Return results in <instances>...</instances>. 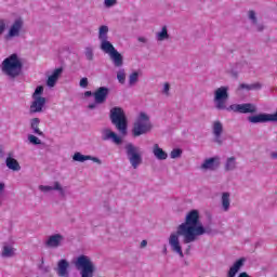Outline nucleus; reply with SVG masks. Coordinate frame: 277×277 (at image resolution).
Here are the masks:
<instances>
[{
	"label": "nucleus",
	"instance_id": "f257e3e1",
	"mask_svg": "<svg viewBox=\"0 0 277 277\" xmlns=\"http://www.w3.org/2000/svg\"><path fill=\"white\" fill-rule=\"evenodd\" d=\"M207 229L200 224V212L198 210H192L186 215L185 222L179 225L176 233H172L169 237V246H171L173 252H176L183 258V249L179 237H184L183 243H192L205 235Z\"/></svg>",
	"mask_w": 277,
	"mask_h": 277
},
{
	"label": "nucleus",
	"instance_id": "f03ea898",
	"mask_svg": "<svg viewBox=\"0 0 277 277\" xmlns=\"http://www.w3.org/2000/svg\"><path fill=\"white\" fill-rule=\"evenodd\" d=\"M2 72L10 77V79H16L23 74V61L18 57V54L13 53L2 62Z\"/></svg>",
	"mask_w": 277,
	"mask_h": 277
},
{
	"label": "nucleus",
	"instance_id": "7ed1b4c3",
	"mask_svg": "<svg viewBox=\"0 0 277 277\" xmlns=\"http://www.w3.org/2000/svg\"><path fill=\"white\" fill-rule=\"evenodd\" d=\"M110 121L121 135H127V115L121 107H114L110 109Z\"/></svg>",
	"mask_w": 277,
	"mask_h": 277
},
{
	"label": "nucleus",
	"instance_id": "20e7f679",
	"mask_svg": "<svg viewBox=\"0 0 277 277\" xmlns=\"http://www.w3.org/2000/svg\"><path fill=\"white\" fill-rule=\"evenodd\" d=\"M75 267L80 272L81 277H94L96 266L88 255H80L74 262Z\"/></svg>",
	"mask_w": 277,
	"mask_h": 277
},
{
	"label": "nucleus",
	"instance_id": "39448f33",
	"mask_svg": "<svg viewBox=\"0 0 277 277\" xmlns=\"http://www.w3.org/2000/svg\"><path fill=\"white\" fill-rule=\"evenodd\" d=\"M153 129V123H150V118L145 113H141L134 122L132 133L134 137H140V135H144L148 133Z\"/></svg>",
	"mask_w": 277,
	"mask_h": 277
},
{
	"label": "nucleus",
	"instance_id": "423d86ee",
	"mask_svg": "<svg viewBox=\"0 0 277 277\" xmlns=\"http://www.w3.org/2000/svg\"><path fill=\"white\" fill-rule=\"evenodd\" d=\"M126 150L132 168L136 170V168L142 163V154L140 153V148L130 143L126 145Z\"/></svg>",
	"mask_w": 277,
	"mask_h": 277
},
{
	"label": "nucleus",
	"instance_id": "0eeeda50",
	"mask_svg": "<svg viewBox=\"0 0 277 277\" xmlns=\"http://www.w3.org/2000/svg\"><path fill=\"white\" fill-rule=\"evenodd\" d=\"M226 101H228V88L221 87L214 92V103L216 104V109H226Z\"/></svg>",
	"mask_w": 277,
	"mask_h": 277
},
{
	"label": "nucleus",
	"instance_id": "6e6552de",
	"mask_svg": "<svg viewBox=\"0 0 277 277\" xmlns=\"http://www.w3.org/2000/svg\"><path fill=\"white\" fill-rule=\"evenodd\" d=\"M227 109H232V111H237L238 114H255L256 106L252 104H234Z\"/></svg>",
	"mask_w": 277,
	"mask_h": 277
},
{
	"label": "nucleus",
	"instance_id": "1a4fd4ad",
	"mask_svg": "<svg viewBox=\"0 0 277 277\" xmlns=\"http://www.w3.org/2000/svg\"><path fill=\"white\" fill-rule=\"evenodd\" d=\"M93 96H94V102L97 105H103V103H105V101H107V96H109V88H107V87H100L93 93Z\"/></svg>",
	"mask_w": 277,
	"mask_h": 277
},
{
	"label": "nucleus",
	"instance_id": "9d476101",
	"mask_svg": "<svg viewBox=\"0 0 277 277\" xmlns=\"http://www.w3.org/2000/svg\"><path fill=\"white\" fill-rule=\"evenodd\" d=\"M21 29H23V19H16L9 29L5 40L21 36Z\"/></svg>",
	"mask_w": 277,
	"mask_h": 277
},
{
	"label": "nucleus",
	"instance_id": "9b49d317",
	"mask_svg": "<svg viewBox=\"0 0 277 277\" xmlns=\"http://www.w3.org/2000/svg\"><path fill=\"white\" fill-rule=\"evenodd\" d=\"M32 98L34 101L30 105V114H40L44 108V105H47V98L45 97H32Z\"/></svg>",
	"mask_w": 277,
	"mask_h": 277
},
{
	"label": "nucleus",
	"instance_id": "f8f14e48",
	"mask_svg": "<svg viewBox=\"0 0 277 277\" xmlns=\"http://www.w3.org/2000/svg\"><path fill=\"white\" fill-rule=\"evenodd\" d=\"M102 140H104V142H107V140H113L115 144H122V138L110 129L102 130Z\"/></svg>",
	"mask_w": 277,
	"mask_h": 277
},
{
	"label": "nucleus",
	"instance_id": "ddd939ff",
	"mask_svg": "<svg viewBox=\"0 0 277 277\" xmlns=\"http://www.w3.org/2000/svg\"><path fill=\"white\" fill-rule=\"evenodd\" d=\"M202 170H215L220 168V157H212L205 160L201 164Z\"/></svg>",
	"mask_w": 277,
	"mask_h": 277
},
{
	"label": "nucleus",
	"instance_id": "4468645a",
	"mask_svg": "<svg viewBox=\"0 0 277 277\" xmlns=\"http://www.w3.org/2000/svg\"><path fill=\"white\" fill-rule=\"evenodd\" d=\"M224 132V126H222V122L214 121L213 123V135L215 137V142L219 145H222V133Z\"/></svg>",
	"mask_w": 277,
	"mask_h": 277
},
{
	"label": "nucleus",
	"instance_id": "2eb2a0df",
	"mask_svg": "<svg viewBox=\"0 0 277 277\" xmlns=\"http://www.w3.org/2000/svg\"><path fill=\"white\" fill-rule=\"evenodd\" d=\"M243 263H246V258H240L237 260L234 265L229 268L227 277H235L237 273L243 267Z\"/></svg>",
	"mask_w": 277,
	"mask_h": 277
},
{
	"label": "nucleus",
	"instance_id": "dca6fc26",
	"mask_svg": "<svg viewBox=\"0 0 277 277\" xmlns=\"http://www.w3.org/2000/svg\"><path fill=\"white\" fill-rule=\"evenodd\" d=\"M68 267H70V264L66 260H60L57 263V275L61 277H68Z\"/></svg>",
	"mask_w": 277,
	"mask_h": 277
},
{
	"label": "nucleus",
	"instance_id": "f3484780",
	"mask_svg": "<svg viewBox=\"0 0 277 277\" xmlns=\"http://www.w3.org/2000/svg\"><path fill=\"white\" fill-rule=\"evenodd\" d=\"M109 57H110L113 64L117 68H120V66H122V64H124L123 58H122V54H120V52H118V50H115L114 52H111L109 54Z\"/></svg>",
	"mask_w": 277,
	"mask_h": 277
},
{
	"label": "nucleus",
	"instance_id": "a211bd4d",
	"mask_svg": "<svg viewBox=\"0 0 277 277\" xmlns=\"http://www.w3.org/2000/svg\"><path fill=\"white\" fill-rule=\"evenodd\" d=\"M6 168L9 170H13V172H18L21 170V164L18 163V160L12 158V154L6 158L5 160Z\"/></svg>",
	"mask_w": 277,
	"mask_h": 277
},
{
	"label": "nucleus",
	"instance_id": "6ab92c4d",
	"mask_svg": "<svg viewBox=\"0 0 277 277\" xmlns=\"http://www.w3.org/2000/svg\"><path fill=\"white\" fill-rule=\"evenodd\" d=\"M62 239L63 237L60 234L50 236L47 241V246H49V248H57L60 243H62Z\"/></svg>",
	"mask_w": 277,
	"mask_h": 277
},
{
	"label": "nucleus",
	"instance_id": "aec40b11",
	"mask_svg": "<svg viewBox=\"0 0 277 277\" xmlns=\"http://www.w3.org/2000/svg\"><path fill=\"white\" fill-rule=\"evenodd\" d=\"M153 153L155 157L158 158L160 161L168 159V154L161 147H159V144L154 145Z\"/></svg>",
	"mask_w": 277,
	"mask_h": 277
},
{
	"label": "nucleus",
	"instance_id": "412c9836",
	"mask_svg": "<svg viewBox=\"0 0 277 277\" xmlns=\"http://www.w3.org/2000/svg\"><path fill=\"white\" fill-rule=\"evenodd\" d=\"M101 49L104 53H108V55H110V53H114L116 51V48L114 47V44L107 41V39H102Z\"/></svg>",
	"mask_w": 277,
	"mask_h": 277
},
{
	"label": "nucleus",
	"instance_id": "4be33fe9",
	"mask_svg": "<svg viewBox=\"0 0 277 277\" xmlns=\"http://www.w3.org/2000/svg\"><path fill=\"white\" fill-rule=\"evenodd\" d=\"M30 127H31L35 135H40V136L44 135V133L40 129V119L39 118L31 119Z\"/></svg>",
	"mask_w": 277,
	"mask_h": 277
},
{
	"label": "nucleus",
	"instance_id": "5701e85b",
	"mask_svg": "<svg viewBox=\"0 0 277 277\" xmlns=\"http://www.w3.org/2000/svg\"><path fill=\"white\" fill-rule=\"evenodd\" d=\"M222 207H223L224 211H228V209H230V194L223 193Z\"/></svg>",
	"mask_w": 277,
	"mask_h": 277
},
{
	"label": "nucleus",
	"instance_id": "b1692460",
	"mask_svg": "<svg viewBox=\"0 0 277 277\" xmlns=\"http://www.w3.org/2000/svg\"><path fill=\"white\" fill-rule=\"evenodd\" d=\"M237 168V161L235 157H229L225 163V170L229 172L230 170H235Z\"/></svg>",
	"mask_w": 277,
	"mask_h": 277
},
{
	"label": "nucleus",
	"instance_id": "393cba45",
	"mask_svg": "<svg viewBox=\"0 0 277 277\" xmlns=\"http://www.w3.org/2000/svg\"><path fill=\"white\" fill-rule=\"evenodd\" d=\"M72 159L74 161H80V163H83V161H90L92 159V156H85L82 155L81 153H76L74 154Z\"/></svg>",
	"mask_w": 277,
	"mask_h": 277
},
{
	"label": "nucleus",
	"instance_id": "a878e982",
	"mask_svg": "<svg viewBox=\"0 0 277 277\" xmlns=\"http://www.w3.org/2000/svg\"><path fill=\"white\" fill-rule=\"evenodd\" d=\"M170 36L168 35V27H162V30L160 32H158L157 35V40H159L160 42L163 40H168Z\"/></svg>",
	"mask_w": 277,
	"mask_h": 277
},
{
	"label": "nucleus",
	"instance_id": "bb28decb",
	"mask_svg": "<svg viewBox=\"0 0 277 277\" xmlns=\"http://www.w3.org/2000/svg\"><path fill=\"white\" fill-rule=\"evenodd\" d=\"M241 90H261V83L256 82L253 84H240Z\"/></svg>",
	"mask_w": 277,
	"mask_h": 277
},
{
	"label": "nucleus",
	"instance_id": "cd10ccee",
	"mask_svg": "<svg viewBox=\"0 0 277 277\" xmlns=\"http://www.w3.org/2000/svg\"><path fill=\"white\" fill-rule=\"evenodd\" d=\"M109 32V27L107 26H101L100 27V40H107V34Z\"/></svg>",
	"mask_w": 277,
	"mask_h": 277
},
{
	"label": "nucleus",
	"instance_id": "c85d7f7f",
	"mask_svg": "<svg viewBox=\"0 0 277 277\" xmlns=\"http://www.w3.org/2000/svg\"><path fill=\"white\" fill-rule=\"evenodd\" d=\"M2 256H5V258L14 256V248L4 246L2 250Z\"/></svg>",
	"mask_w": 277,
	"mask_h": 277
},
{
	"label": "nucleus",
	"instance_id": "c756f323",
	"mask_svg": "<svg viewBox=\"0 0 277 277\" xmlns=\"http://www.w3.org/2000/svg\"><path fill=\"white\" fill-rule=\"evenodd\" d=\"M117 79L121 84H123L124 81H127V74H124V69H121L117 72Z\"/></svg>",
	"mask_w": 277,
	"mask_h": 277
},
{
	"label": "nucleus",
	"instance_id": "7c9ffc66",
	"mask_svg": "<svg viewBox=\"0 0 277 277\" xmlns=\"http://www.w3.org/2000/svg\"><path fill=\"white\" fill-rule=\"evenodd\" d=\"M42 92H44V87L43 85L37 87L32 94V98H42V96H40V94H42Z\"/></svg>",
	"mask_w": 277,
	"mask_h": 277
},
{
	"label": "nucleus",
	"instance_id": "2f4dec72",
	"mask_svg": "<svg viewBox=\"0 0 277 277\" xmlns=\"http://www.w3.org/2000/svg\"><path fill=\"white\" fill-rule=\"evenodd\" d=\"M84 55L89 62H92V60H94V52L92 51V48H87Z\"/></svg>",
	"mask_w": 277,
	"mask_h": 277
},
{
	"label": "nucleus",
	"instance_id": "473e14b6",
	"mask_svg": "<svg viewBox=\"0 0 277 277\" xmlns=\"http://www.w3.org/2000/svg\"><path fill=\"white\" fill-rule=\"evenodd\" d=\"M28 140H29L30 144H35L36 146L42 144V141H40V138H38V137H37L36 135H34V134H30V135L28 136Z\"/></svg>",
	"mask_w": 277,
	"mask_h": 277
},
{
	"label": "nucleus",
	"instance_id": "72a5a7b5",
	"mask_svg": "<svg viewBox=\"0 0 277 277\" xmlns=\"http://www.w3.org/2000/svg\"><path fill=\"white\" fill-rule=\"evenodd\" d=\"M140 77V74H137V71H134L130 75V85H133L134 83H137V78Z\"/></svg>",
	"mask_w": 277,
	"mask_h": 277
},
{
	"label": "nucleus",
	"instance_id": "f704fd0d",
	"mask_svg": "<svg viewBox=\"0 0 277 277\" xmlns=\"http://www.w3.org/2000/svg\"><path fill=\"white\" fill-rule=\"evenodd\" d=\"M47 83L49 88H55V83H57V78L49 76Z\"/></svg>",
	"mask_w": 277,
	"mask_h": 277
},
{
	"label": "nucleus",
	"instance_id": "c9c22d12",
	"mask_svg": "<svg viewBox=\"0 0 277 277\" xmlns=\"http://www.w3.org/2000/svg\"><path fill=\"white\" fill-rule=\"evenodd\" d=\"M183 155V150L176 148L171 151V159H177V157H181Z\"/></svg>",
	"mask_w": 277,
	"mask_h": 277
},
{
	"label": "nucleus",
	"instance_id": "e433bc0d",
	"mask_svg": "<svg viewBox=\"0 0 277 277\" xmlns=\"http://www.w3.org/2000/svg\"><path fill=\"white\" fill-rule=\"evenodd\" d=\"M118 3V0H104V4L106 8H114Z\"/></svg>",
	"mask_w": 277,
	"mask_h": 277
},
{
	"label": "nucleus",
	"instance_id": "4c0bfd02",
	"mask_svg": "<svg viewBox=\"0 0 277 277\" xmlns=\"http://www.w3.org/2000/svg\"><path fill=\"white\" fill-rule=\"evenodd\" d=\"M63 71H64V69H63L62 67L56 68V69L53 71L52 76L57 80V79H60V75H62Z\"/></svg>",
	"mask_w": 277,
	"mask_h": 277
},
{
	"label": "nucleus",
	"instance_id": "58836bf2",
	"mask_svg": "<svg viewBox=\"0 0 277 277\" xmlns=\"http://www.w3.org/2000/svg\"><path fill=\"white\" fill-rule=\"evenodd\" d=\"M249 18L256 24V13L254 11H249Z\"/></svg>",
	"mask_w": 277,
	"mask_h": 277
},
{
	"label": "nucleus",
	"instance_id": "ea45409f",
	"mask_svg": "<svg viewBox=\"0 0 277 277\" xmlns=\"http://www.w3.org/2000/svg\"><path fill=\"white\" fill-rule=\"evenodd\" d=\"M5 31V19H0V36Z\"/></svg>",
	"mask_w": 277,
	"mask_h": 277
},
{
	"label": "nucleus",
	"instance_id": "a19ab883",
	"mask_svg": "<svg viewBox=\"0 0 277 277\" xmlns=\"http://www.w3.org/2000/svg\"><path fill=\"white\" fill-rule=\"evenodd\" d=\"M39 189L41 192H52L53 187L52 186H44V185H40Z\"/></svg>",
	"mask_w": 277,
	"mask_h": 277
},
{
	"label": "nucleus",
	"instance_id": "79ce46f5",
	"mask_svg": "<svg viewBox=\"0 0 277 277\" xmlns=\"http://www.w3.org/2000/svg\"><path fill=\"white\" fill-rule=\"evenodd\" d=\"M52 188L55 189L56 192H64V189L62 188V185H60V182H55L54 187Z\"/></svg>",
	"mask_w": 277,
	"mask_h": 277
},
{
	"label": "nucleus",
	"instance_id": "37998d69",
	"mask_svg": "<svg viewBox=\"0 0 277 277\" xmlns=\"http://www.w3.org/2000/svg\"><path fill=\"white\" fill-rule=\"evenodd\" d=\"M80 88H88V78H82L80 80Z\"/></svg>",
	"mask_w": 277,
	"mask_h": 277
},
{
	"label": "nucleus",
	"instance_id": "c03bdc74",
	"mask_svg": "<svg viewBox=\"0 0 277 277\" xmlns=\"http://www.w3.org/2000/svg\"><path fill=\"white\" fill-rule=\"evenodd\" d=\"M163 92L164 94H168L170 92V83H164Z\"/></svg>",
	"mask_w": 277,
	"mask_h": 277
},
{
	"label": "nucleus",
	"instance_id": "a18cd8bd",
	"mask_svg": "<svg viewBox=\"0 0 277 277\" xmlns=\"http://www.w3.org/2000/svg\"><path fill=\"white\" fill-rule=\"evenodd\" d=\"M96 105H98L96 102L89 105V109H96Z\"/></svg>",
	"mask_w": 277,
	"mask_h": 277
},
{
	"label": "nucleus",
	"instance_id": "49530a36",
	"mask_svg": "<svg viewBox=\"0 0 277 277\" xmlns=\"http://www.w3.org/2000/svg\"><path fill=\"white\" fill-rule=\"evenodd\" d=\"M146 246H148V241L142 240L141 248H146Z\"/></svg>",
	"mask_w": 277,
	"mask_h": 277
},
{
	"label": "nucleus",
	"instance_id": "de8ad7c7",
	"mask_svg": "<svg viewBox=\"0 0 277 277\" xmlns=\"http://www.w3.org/2000/svg\"><path fill=\"white\" fill-rule=\"evenodd\" d=\"M238 277H252V276L248 275V273H246V272H242L239 274Z\"/></svg>",
	"mask_w": 277,
	"mask_h": 277
},
{
	"label": "nucleus",
	"instance_id": "09e8293b",
	"mask_svg": "<svg viewBox=\"0 0 277 277\" xmlns=\"http://www.w3.org/2000/svg\"><path fill=\"white\" fill-rule=\"evenodd\" d=\"M91 159H92V161H94L95 163H101V160H100L98 158H92V157H91Z\"/></svg>",
	"mask_w": 277,
	"mask_h": 277
},
{
	"label": "nucleus",
	"instance_id": "8fccbe9b",
	"mask_svg": "<svg viewBox=\"0 0 277 277\" xmlns=\"http://www.w3.org/2000/svg\"><path fill=\"white\" fill-rule=\"evenodd\" d=\"M84 96H92V91H87V92L84 93Z\"/></svg>",
	"mask_w": 277,
	"mask_h": 277
},
{
	"label": "nucleus",
	"instance_id": "3c124183",
	"mask_svg": "<svg viewBox=\"0 0 277 277\" xmlns=\"http://www.w3.org/2000/svg\"><path fill=\"white\" fill-rule=\"evenodd\" d=\"M273 159H277V153L272 154Z\"/></svg>",
	"mask_w": 277,
	"mask_h": 277
},
{
	"label": "nucleus",
	"instance_id": "603ef678",
	"mask_svg": "<svg viewBox=\"0 0 277 277\" xmlns=\"http://www.w3.org/2000/svg\"><path fill=\"white\" fill-rule=\"evenodd\" d=\"M258 30H259V31H263V26H260V27L258 28Z\"/></svg>",
	"mask_w": 277,
	"mask_h": 277
},
{
	"label": "nucleus",
	"instance_id": "864d4df0",
	"mask_svg": "<svg viewBox=\"0 0 277 277\" xmlns=\"http://www.w3.org/2000/svg\"><path fill=\"white\" fill-rule=\"evenodd\" d=\"M140 42H145L144 38H138Z\"/></svg>",
	"mask_w": 277,
	"mask_h": 277
}]
</instances>
